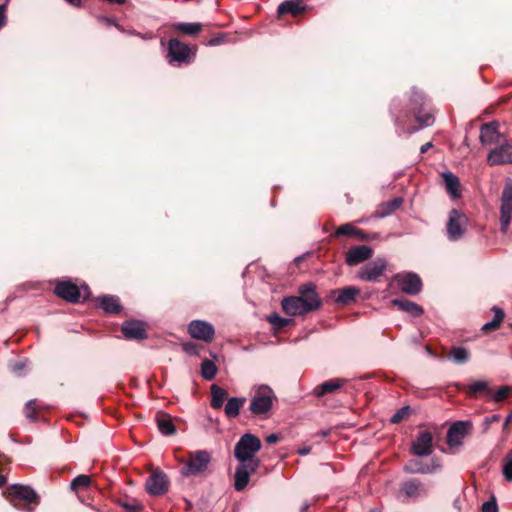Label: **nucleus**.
Returning a JSON list of instances; mask_svg holds the SVG:
<instances>
[{
  "mask_svg": "<svg viewBox=\"0 0 512 512\" xmlns=\"http://www.w3.org/2000/svg\"><path fill=\"white\" fill-rule=\"evenodd\" d=\"M261 441L251 433L240 437L234 447V456L239 461L234 474V488L242 491L249 483L250 475L260 466V460L255 454L261 449Z\"/></svg>",
  "mask_w": 512,
  "mask_h": 512,
  "instance_id": "obj_1",
  "label": "nucleus"
},
{
  "mask_svg": "<svg viewBox=\"0 0 512 512\" xmlns=\"http://www.w3.org/2000/svg\"><path fill=\"white\" fill-rule=\"evenodd\" d=\"M409 106L410 111H405L403 115H399L396 114L398 108L397 103L396 101H393L390 111L394 116V122L396 126L402 127L406 121V118H410L411 115L415 117V120L419 126L410 132H415L421 128L429 127L434 124V111L426 101L425 95L416 88L412 89L409 99Z\"/></svg>",
  "mask_w": 512,
  "mask_h": 512,
  "instance_id": "obj_2",
  "label": "nucleus"
},
{
  "mask_svg": "<svg viewBox=\"0 0 512 512\" xmlns=\"http://www.w3.org/2000/svg\"><path fill=\"white\" fill-rule=\"evenodd\" d=\"M322 305L316 287L309 282L299 287V296L284 297L281 301L283 311L290 317L305 315L318 310Z\"/></svg>",
  "mask_w": 512,
  "mask_h": 512,
  "instance_id": "obj_3",
  "label": "nucleus"
},
{
  "mask_svg": "<svg viewBox=\"0 0 512 512\" xmlns=\"http://www.w3.org/2000/svg\"><path fill=\"white\" fill-rule=\"evenodd\" d=\"M276 401L277 396L269 385L257 384L251 388V398L248 409L253 415L267 419Z\"/></svg>",
  "mask_w": 512,
  "mask_h": 512,
  "instance_id": "obj_4",
  "label": "nucleus"
},
{
  "mask_svg": "<svg viewBox=\"0 0 512 512\" xmlns=\"http://www.w3.org/2000/svg\"><path fill=\"white\" fill-rule=\"evenodd\" d=\"M468 218L458 209L449 212L446 223V236L450 242L461 240L467 231Z\"/></svg>",
  "mask_w": 512,
  "mask_h": 512,
  "instance_id": "obj_5",
  "label": "nucleus"
},
{
  "mask_svg": "<svg viewBox=\"0 0 512 512\" xmlns=\"http://www.w3.org/2000/svg\"><path fill=\"white\" fill-rule=\"evenodd\" d=\"M499 212L500 231L506 234L512 222V179L510 178L504 183L500 197Z\"/></svg>",
  "mask_w": 512,
  "mask_h": 512,
  "instance_id": "obj_6",
  "label": "nucleus"
},
{
  "mask_svg": "<svg viewBox=\"0 0 512 512\" xmlns=\"http://www.w3.org/2000/svg\"><path fill=\"white\" fill-rule=\"evenodd\" d=\"M167 60L169 64H188L194 57L191 48L177 38L168 41Z\"/></svg>",
  "mask_w": 512,
  "mask_h": 512,
  "instance_id": "obj_7",
  "label": "nucleus"
},
{
  "mask_svg": "<svg viewBox=\"0 0 512 512\" xmlns=\"http://www.w3.org/2000/svg\"><path fill=\"white\" fill-rule=\"evenodd\" d=\"M211 462V456L206 450H197L181 468V475L194 476L205 472Z\"/></svg>",
  "mask_w": 512,
  "mask_h": 512,
  "instance_id": "obj_8",
  "label": "nucleus"
},
{
  "mask_svg": "<svg viewBox=\"0 0 512 512\" xmlns=\"http://www.w3.org/2000/svg\"><path fill=\"white\" fill-rule=\"evenodd\" d=\"M393 281L403 293L412 296L419 294L423 286L421 278L414 272L397 273L393 276Z\"/></svg>",
  "mask_w": 512,
  "mask_h": 512,
  "instance_id": "obj_9",
  "label": "nucleus"
},
{
  "mask_svg": "<svg viewBox=\"0 0 512 512\" xmlns=\"http://www.w3.org/2000/svg\"><path fill=\"white\" fill-rule=\"evenodd\" d=\"M442 469V462L439 457H432L429 463L421 459H410L403 467L404 472L408 474H433Z\"/></svg>",
  "mask_w": 512,
  "mask_h": 512,
  "instance_id": "obj_10",
  "label": "nucleus"
},
{
  "mask_svg": "<svg viewBox=\"0 0 512 512\" xmlns=\"http://www.w3.org/2000/svg\"><path fill=\"white\" fill-rule=\"evenodd\" d=\"M388 265L384 257H377L360 268L357 277L366 282H376L384 273Z\"/></svg>",
  "mask_w": 512,
  "mask_h": 512,
  "instance_id": "obj_11",
  "label": "nucleus"
},
{
  "mask_svg": "<svg viewBox=\"0 0 512 512\" xmlns=\"http://www.w3.org/2000/svg\"><path fill=\"white\" fill-rule=\"evenodd\" d=\"M145 488L151 496H162L169 489V479L162 470L156 469L146 479Z\"/></svg>",
  "mask_w": 512,
  "mask_h": 512,
  "instance_id": "obj_12",
  "label": "nucleus"
},
{
  "mask_svg": "<svg viewBox=\"0 0 512 512\" xmlns=\"http://www.w3.org/2000/svg\"><path fill=\"white\" fill-rule=\"evenodd\" d=\"M187 331L192 338L206 343L212 342L215 336L213 325L204 320H192L188 324Z\"/></svg>",
  "mask_w": 512,
  "mask_h": 512,
  "instance_id": "obj_13",
  "label": "nucleus"
},
{
  "mask_svg": "<svg viewBox=\"0 0 512 512\" xmlns=\"http://www.w3.org/2000/svg\"><path fill=\"white\" fill-rule=\"evenodd\" d=\"M411 453L416 457H427L433 452V436L429 431H420L410 448Z\"/></svg>",
  "mask_w": 512,
  "mask_h": 512,
  "instance_id": "obj_14",
  "label": "nucleus"
},
{
  "mask_svg": "<svg viewBox=\"0 0 512 512\" xmlns=\"http://www.w3.org/2000/svg\"><path fill=\"white\" fill-rule=\"evenodd\" d=\"M54 293L59 298L71 303H79L82 297L80 288L70 280L58 282L54 288Z\"/></svg>",
  "mask_w": 512,
  "mask_h": 512,
  "instance_id": "obj_15",
  "label": "nucleus"
},
{
  "mask_svg": "<svg viewBox=\"0 0 512 512\" xmlns=\"http://www.w3.org/2000/svg\"><path fill=\"white\" fill-rule=\"evenodd\" d=\"M399 491L404 496L405 500H417L428 494V489L416 478L402 482Z\"/></svg>",
  "mask_w": 512,
  "mask_h": 512,
  "instance_id": "obj_16",
  "label": "nucleus"
},
{
  "mask_svg": "<svg viewBox=\"0 0 512 512\" xmlns=\"http://www.w3.org/2000/svg\"><path fill=\"white\" fill-rule=\"evenodd\" d=\"M121 332L125 339L143 340L147 338L146 324L138 319H129L123 322Z\"/></svg>",
  "mask_w": 512,
  "mask_h": 512,
  "instance_id": "obj_17",
  "label": "nucleus"
},
{
  "mask_svg": "<svg viewBox=\"0 0 512 512\" xmlns=\"http://www.w3.org/2000/svg\"><path fill=\"white\" fill-rule=\"evenodd\" d=\"M490 165H503L512 163V144L508 141L492 149L487 156Z\"/></svg>",
  "mask_w": 512,
  "mask_h": 512,
  "instance_id": "obj_18",
  "label": "nucleus"
},
{
  "mask_svg": "<svg viewBox=\"0 0 512 512\" xmlns=\"http://www.w3.org/2000/svg\"><path fill=\"white\" fill-rule=\"evenodd\" d=\"M471 426L469 421H456L447 431V444L450 447L460 446L463 439L468 433V428Z\"/></svg>",
  "mask_w": 512,
  "mask_h": 512,
  "instance_id": "obj_19",
  "label": "nucleus"
},
{
  "mask_svg": "<svg viewBox=\"0 0 512 512\" xmlns=\"http://www.w3.org/2000/svg\"><path fill=\"white\" fill-rule=\"evenodd\" d=\"M373 255V249L367 245L351 247L346 253L345 261L349 266H355L369 260Z\"/></svg>",
  "mask_w": 512,
  "mask_h": 512,
  "instance_id": "obj_20",
  "label": "nucleus"
},
{
  "mask_svg": "<svg viewBox=\"0 0 512 512\" xmlns=\"http://www.w3.org/2000/svg\"><path fill=\"white\" fill-rule=\"evenodd\" d=\"M498 127L499 125L496 121L485 123L481 126L479 139L482 145H491L499 141L501 134L498 131Z\"/></svg>",
  "mask_w": 512,
  "mask_h": 512,
  "instance_id": "obj_21",
  "label": "nucleus"
},
{
  "mask_svg": "<svg viewBox=\"0 0 512 512\" xmlns=\"http://www.w3.org/2000/svg\"><path fill=\"white\" fill-rule=\"evenodd\" d=\"M10 494L20 500H24L29 504L38 503V494L28 485L13 484L11 486Z\"/></svg>",
  "mask_w": 512,
  "mask_h": 512,
  "instance_id": "obj_22",
  "label": "nucleus"
},
{
  "mask_svg": "<svg viewBox=\"0 0 512 512\" xmlns=\"http://www.w3.org/2000/svg\"><path fill=\"white\" fill-rule=\"evenodd\" d=\"M96 305L108 314H117L122 310L120 299L115 295H102L97 297Z\"/></svg>",
  "mask_w": 512,
  "mask_h": 512,
  "instance_id": "obj_23",
  "label": "nucleus"
},
{
  "mask_svg": "<svg viewBox=\"0 0 512 512\" xmlns=\"http://www.w3.org/2000/svg\"><path fill=\"white\" fill-rule=\"evenodd\" d=\"M391 304L406 312L413 318L420 317L424 313V310L420 305L405 298L392 299Z\"/></svg>",
  "mask_w": 512,
  "mask_h": 512,
  "instance_id": "obj_24",
  "label": "nucleus"
},
{
  "mask_svg": "<svg viewBox=\"0 0 512 512\" xmlns=\"http://www.w3.org/2000/svg\"><path fill=\"white\" fill-rule=\"evenodd\" d=\"M346 382V379L341 378L327 380L313 389V395L318 398L323 397L326 394L333 393L340 389Z\"/></svg>",
  "mask_w": 512,
  "mask_h": 512,
  "instance_id": "obj_25",
  "label": "nucleus"
},
{
  "mask_svg": "<svg viewBox=\"0 0 512 512\" xmlns=\"http://www.w3.org/2000/svg\"><path fill=\"white\" fill-rule=\"evenodd\" d=\"M306 6L303 4V0H288L282 2L277 9V13L281 15L291 14L297 16L302 12L306 11Z\"/></svg>",
  "mask_w": 512,
  "mask_h": 512,
  "instance_id": "obj_26",
  "label": "nucleus"
},
{
  "mask_svg": "<svg viewBox=\"0 0 512 512\" xmlns=\"http://www.w3.org/2000/svg\"><path fill=\"white\" fill-rule=\"evenodd\" d=\"M403 203L402 197H395L387 202L381 203L375 213L373 214V217L375 218H386L390 216L395 210L401 207Z\"/></svg>",
  "mask_w": 512,
  "mask_h": 512,
  "instance_id": "obj_27",
  "label": "nucleus"
},
{
  "mask_svg": "<svg viewBox=\"0 0 512 512\" xmlns=\"http://www.w3.org/2000/svg\"><path fill=\"white\" fill-rule=\"evenodd\" d=\"M334 294H337L335 301L341 305H349L356 300L357 295H359L360 290L355 286H347L342 289H336L333 291Z\"/></svg>",
  "mask_w": 512,
  "mask_h": 512,
  "instance_id": "obj_28",
  "label": "nucleus"
},
{
  "mask_svg": "<svg viewBox=\"0 0 512 512\" xmlns=\"http://www.w3.org/2000/svg\"><path fill=\"white\" fill-rule=\"evenodd\" d=\"M245 397H231L227 399V402L224 407L225 415L228 419H234L236 418L239 413L240 409L246 402Z\"/></svg>",
  "mask_w": 512,
  "mask_h": 512,
  "instance_id": "obj_29",
  "label": "nucleus"
},
{
  "mask_svg": "<svg viewBox=\"0 0 512 512\" xmlns=\"http://www.w3.org/2000/svg\"><path fill=\"white\" fill-rule=\"evenodd\" d=\"M442 177L447 192L453 197H459L460 181L458 177L451 171L443 172Z\"/></svg>",
  "mask_w": 512,
  "mask_h": 512,
  "instance_id": "obj_30",
  "label": "nucleus"
},
{
  "mask_svg": "<svg viewBox=\"0 0 512 512\" xmlns=\"http://www.w3.org/2000/svg\"><path fill=\"white\" fill-rule=\"evenodd\" d=\"M171 28L187 36H195L202 30V24L199 22H176Z\"/></svg>",
  "mask_w": 512,
  "mask_h": 512,
  "instance_id": "obj_31",
  "label": "nucleus"
},
{
  "mask_svg": "<svg viewBox=\"0 0 512 512\" xmlns=\"http://www.w3.org/2000/svg\"><path fill=\"white\" fill-rule=\"evenodd\" d=\"M211 401L210 405L213 409H221L224 401L227 399V392L217 384H213L210 388Z\"/></svg>",
  "mask_w": 512,
  "mask_h": 512,
  "instance_id": "obj_32",
  "label": "nucleus"
},
{
  "mask_svg": "<svg viewBox=\"0 0 512 512\" xmlns=\"http://www.w3.org/2000/svg\"><path fill=\"white\" fill-rule=\"evenodd\" d=\"M157 427L160 433L164 436H172L176 434V427L171 419V417L167 414H163L157 417L156 419Z\"/></svg>",
  "mask_w": 512,
  "mask_h": 512,
  "instance_id": "obj_33",
  "label": "nucleus"
},
{
  "mask_svg": "<svg viewBox=\"0 0 512 512\" xmlns=\"http://www.w3.org/2000/svg\"><path fill=\"white\" fill-rule=\"evenodd\" d=\"M456 364H465L469 360V351L462 346L453 347L448 356Z\"/></svg>",
  "mask_w": 512,
  "mask_h": 512,
  "instance_id": "obj_34",
  "label": "nucleus"
},
{
  "mask_svg": "<svg viewBox=\"0 0 512 512\" xmlns=\"http://www.w3.org/2000/svg\"><path fill=\"white\" fill-rule=\"evenodd\" d=\"M201 376L208 381H211L214 379V377L217 374V366L214 361L205 358L201 362Z\"/></svg>",
  "mask_w": 512,
  "mask_h": 512,
  "instance_id": "obj_35",
  "label": "nucleus"
},
{
  "mask_svg": "<svg viewBox=\"0 0 512 512\" xmlns=\"http://www.w3.org/2000/svg\"><path fill=\"white\" fill-rule=\"evenodd\" d=\"M487 391H489V386L486 381H474L466 387V392L470 397H478Z\"/></svg>",
  "mask_w": 512,
  "mask_h": 512,
  "instance_id": "obj_36",
  "label": "nucleus"
},
{
  "mask_svg": "<svg viewBox=\"0 0 512 512\" xmlns=\"http://www.w3.org/2000/svg\"><path fill=\"white\" fill-rule=\"evenodd\" d=\"M42 408L36 399H31L25 404L24 413L28 420L36 422L38 420L37 410Z\"/></svg>",
  "mask_w": 512,
  "mask_h": 512,
  "instance_id": "obj_37",
  "label": "nucleus"
},
{
  "mask_svg": "<svg viewBox=\"0 0 512 512\" xmlns=\"http://www.w3.org/2000/svg\"><path fill=\"white\" fill-rule=\"evenodd\" d=\"M267 321L272 324L274 329L279 330L292 324L294 320L291 317L284 318L277 313H272L267 317Z\"/></svg>",
  "mask_w": 512,
  "mask_h": 512,
  "instance_id": "obj_38",
  "label": "nucleus"
},
{
  "mask_svg": "<svg viewBox=\"0 0 512 512\" xmlns=\"http://www.w3.org/2000/svg\"><path fill=\"white\" fill-rule=\"evenodd\" d=\"M118 505L122 507L126 512H140L143 506L136 499H120L118 500Z\"/></svg>",
  "mask_w": 512,
  "mask_h": 512,
  "instance_id": "obj_39",
  "label": "nucleus"
},
{
  "mask_svg": "<svg viewBox=\"0 0 512 512\" xmlns=\"http://www.w3.org/2000/svg\"><path fill=\"white\" fill-rule=\"evenodd\" d=\"M356 233H360V229H358L351 223H346V224L341 225L338 229H336V231L334 232V235L336 237L355 236Z\"/></svg>",
  "mask_w": 512,
  "mask_h": 512,
  "instance_id": "obj_40",
  "label": "nucleus"
},
{
  "mask_svg": "<svg viewBox=\"0 0 512 512\" xmlns=\"http://www.w3.org/2000/svg\"><path fill=\"white\" fill-rule=\"evenodd\" d=\"M89 484H90V477L87 475H84V474H80L72 480L70 487L73 491H77L79 488L88 487Z\"/></svg>",
  "mask_w": 512,
  "mask_h": 512,
  "instance_id": "obj_41",
  "label": "nucleus"
},
{
  "mask_svg": "<svg viewBox=\"0 0 512 512\" xmlns=\"http://www.w3.org/2000/svg\"><path fill=\"white\" fill-rule=\"evenodd\" d=\"M503 475L509 482L512 481V451L510 450L503 459Z\"/></svg>",
  "mask_w": 512,
  "mask_h": 512,
  "instance_id": "obj_42",
  "label": "nucleus"
},
{
  "mask_svg": "<svg viewBox=\"0 0 512 512\" xmlns=\"http://www.w3.org/2000/svg\"><path fill=\"white\" fill-rule=\"evenodd\" d=\"M96 20L99 23L105 24L107 26H113L116 29H118L120 32H125V29L118 23L117 19L115 17H108L105 15H97Z\"/></svg>",
  "mask_w": 512,
  "mask_h": 512,
  "instance_id": "obj_43",
  "label": "nucleus"
},
{
  "mask_svg": "<svg viewBox=\"0 0 512 512\" xmlns=\"http://www.w3.org/2000/svg\"><path fill=\"white\" fill-rule=\"evenodd\" d=\"M411 413V407L409 405L403 406L398 409L391 417V423H399Z\"/></svg>",
  "mask_w": 512,
  "mask_h": 512,
  "instance_id": "obj_44",
  "label": "nucleus"
},
{
  "mask_svg": "<svg viewBox=\"0 0 512 512\" xmlns=\"http://www.w3.org/2000/svg\"><path fill=\"white\" fill-rule=\"evenodd\" d=\"M510 393V389L509 387L507 386H502L500 387L496 393H494L492 396H491V400H493L494 402H501L503 401L506 397H508Z\"/></svg>",
  "mask_w": 512,
  "mask_h": 512,
  "instance_id": "obj_45",
  "label": "nucleus"
},
{
  "mask_svg": "<svg viewBox=\"0 0 512 512\" xmlns=\"http://www.w3.org/2000/svg\"><path fill=\"white\" fill-rule=\"evenodd\" d=\"M482 512H498L497 502L494 497L482 504Z\"/></svg>",
  "mask_w": 512,
  "mask_h": 512,
  "instance_id": "obj_46",
  "label": "nucleus"
},
{
  "mask_svg": "<svg viewBox=\"0 0 512 512\" xmlns=\"http://www.w3.org/2000/svg\"><path fill=\"white\" fill-rule=\"evenodd\" d=\"M491 310L494 313V317L492 320L496 321V323L500 326L505 317L504 310L497 306H493Z\"/></svg>",
  "mask_w": 512,
  "mask_h": 512,
  "instance_id": "obj_47",
  "label": "nucleus"
},
{
  "mask_svg": "<svg viewBox=\"0 0 512 512\" xmlns=\"http://www.w3.org/2000/svg\"><path fill=\"white\" fill-rule=\"evenodd\" d=\"M183 350L186 354L194 356L198 355V346L195 343L188 342L183 344Z\"/></svg>",
  "mask_w": 512,
  "mask_h": 512,
  "instance_id": "obj_48",
  "label": "nucleus"
},
{
  "mask_svg": "<svg viewBox=\"0 0 512 512\" xmlns=\"http://www.w3.org/2000/svg\"><path fill=\"white\" fill-rule=\"evenodd\" d=\"M25 367H26V363L23 361H16V362L10 364L11 370L19 376L23 374Z\"/></svg>",
  "mask_w": 512,
  "mask_h": 512,
  "instance_id": "obj_49",
  "label": "nucleus"
},
{
  "mask_svg": "<svg viewBox=\"0 0 512 512\" xmlns=\"http://www.w3.org/2000/svg\"><path fill=\"white\" fill-rule=\"evenodd\" d=\"M499 420H500V415H498V414H494L492 416L484 418L483 423H482L483 431L486 432L492 423L498 422Z\"/></svg>",
  "mask_w": 512,
  "mask_h": 512,
  "instance_id": "obj_50",
  "label": "nucleus"
},
{
  "mask_svg": "<svg viewBox=\"0 0 512 512\" xmlns=\"http://www.w3.org/2000/svg\"><path fill=\"white\" fill-rule=\"evenodd\" d=\"M499 327L500 326L496 323V321L491 320V321H488L485 324H483L481 330L484 332H488V331L496 330Z\"/></svg>",
  "mask_w": 512,
  "mask_h": 512,
  "instance_id": "obj_51",
  "label": "nucleus"
},
{
  "mask_svg": "<svg viewBox=\"0 0 512 512\" xmlns=\"http://www.w3.org/2000/svg\"><path fill=\"white\" fill-rule=\"evenodd\" d=\"M7 23L6 4H0V29Z\"/></svg>",
  "mask_w": 512,
  "mask_h": 512,
  "instance_id": "obj_52",
  "label": "nucleus"
},
{
  "mask_svg": "<svg viewBox=\"0 0 512 512\" xmlns=\"http://www.w3.org/2000/svg\"><path fill=\"white\" fill-rule=\"evenodd\" d=\"M224 40V35L213 37L208 41L209 46H218L220 45Z\"/></svg>",
  "mask_w": 512,
  "mask_h": 512,
  "instance_id": "obj_53",
  "label": "nucleus"
},
{
  "mask_svg": "<svg viewBox=\"0 0 512 512\" xmlns=\"http://www.w3.org/2000/svg\"><path fill=\"white\" fill-rule=\"evenodd\" d=\"M280 437L276 433H272L266 437V442L269 444H275L279 441Z\"/></svg>",
  "mask_w": 512,
  "mask_h": 512,
  "instance_id": "obj_54",
  "label": "nucleus"
},
{
  "mask_svg": "<svg viewBox=\"0 0 512 512\" xmlns=\"http://www.w3.org/2000/svg\"><path fill=\"white\" fill-rule=\"evenodd\" d=\"M136 37H139V38H141L143 40H151V39H153L154 34L152 32H148V33H145V34L137 32Z\"/></svg>",
  "mask_w": 512,
  "mask_h": 512,
  "instance_id": "obj_55",
  "label": "nucleus"
},
{
  "mask_svg": "<svg viewBox=\"0 0 512 512\" xmlns=\"http://www.w3.org/2000/svg\"><path fill=\"white\" fill-rule=\"evenodd\" d=\"M356 237H358L362 241H369L370 237L367 235L366 232L360 229V233L355 234Z\"/></svg>",
  "mask_w": 512,
  "mask_h": 512,
  "instance_id": "obj_56",
  "label": "nucleus"
},
{
  "mask_svg": "<svg viewBox=\"0 0 512 512\" xmlns=\"http://www.w3.org/2000/svg\"><path fill=\"white\" fill-rule=\"evenodd\" d=\"M311 452V447L310 446H305V447H302L298 450V453L301 455V456H306L308 455L309 453Z\"/></svg>",
  "mask_w": 512,
  "mask_h": 512,
  "instance_id": "obj_57",
  "label": "nucleus"
},
{
  "mask_svg": "<svg viewBox=\"0 0 512 512\" xmlns=\"http://www.w3.org/2000/svg\"><path fill=\"white\" fill-rule=\"evenodd\" d=\"M64 1L73 7H81L82 6V0H64Z\"/></svg>",
  "mask_w": 512,
  "mask_h": 512,
  "instance_id": "obj_58",
  "label": "nucleus"
},
{
  "mask_svg": "<svg viewBox=\"0 0 512 512\" xmlns=\"http://www.w3.org/2000/svg\"><path fill=\"white\" fill-rule=\"evenodd\" d=\"M432 146H433L432 142L425 143L424 145L421 146L420 153L423 154V153L427 152Z\"/></svg>",
  "mask_w": 512,
  "mask_h": 512,
  "instance_id": "obj_59",
  "label": "nucleus"
},
{
  "mask_svg": "<svg viewBox=\"0 0 512 512\" xmlns=\"http://www.w3.org/2000/svg\"><path fill=\"white\" fill-rule=\"evenodd\" d=\"M83 290V301H85L90 296V290L87 285H82Z\"/></svg>",
  "mask_w": 512,
  "mask_h": 512,
  "instance_id": "obj_60",
  "label": "nucleus"
},
{
  "mask_svg": "<svg viewBox=\"0 0 512 512\" xmlns=\"http://www.w3.org/2000/svg\"><path fill=\"white\" fill-rule=\"evenodd\" d=\"M511 419H512V415L510 414V415H508V416L506 417V419H505V421H504V424H503V428H506V427L509 425V423H510Z\"/></svg>",
  "mask_w": 512,
  "mask_h": 512,
  "instance_id": "obj_61",
  "label": "nucleus"
},
{
  "mask_svg": "<svg viewBox=\"0 0 512 512\" xmlns=\"http://www.w3.org/2000/svg\"><path fill=\"white\" fill-rule=\"evenodd\" d=\"M124 33H125V34H127V35H130V36H136L137 31H136V30H134V29H132V30H126V29H125V32H124Z\"/></svg>",
  "mask_w": 512,
  "mask_h": 512,
  "instance_id": "obj_62",
  "label": "nucleus"
},
{
  "mask_svg": "<svg viewBox=\"0 0 512 512\" xmlns=\"http://www.w3.org/2000/svg\"><path fill=\"white\" fill-rule=\"evenodd\" d=\"M309 506H310V505H309V503L305 502V503H303V504L301 505L300 510H301L302 512H305V511L309 508Z\"/></svg>",
  "mask_w": 512,
  "mask_h": 512,
  "instance_id": "obj_63",
  "label": "nucleus"
},
{
  "mask_svg": "<svg viewBox=\"0 0 512 512\" xmlns=\"http://www.w3.org/2000/svg\"><path fill=\"white\" fill-rule=\"evenodd\" d=\"M6 482V477L3 475H0V487H2Z\"/></svg>",
  "mask_w": 512,
  "mask_h": 512,
  "instance_id": "obj_64",
  "label": "nucleus"
}]
</instances>
